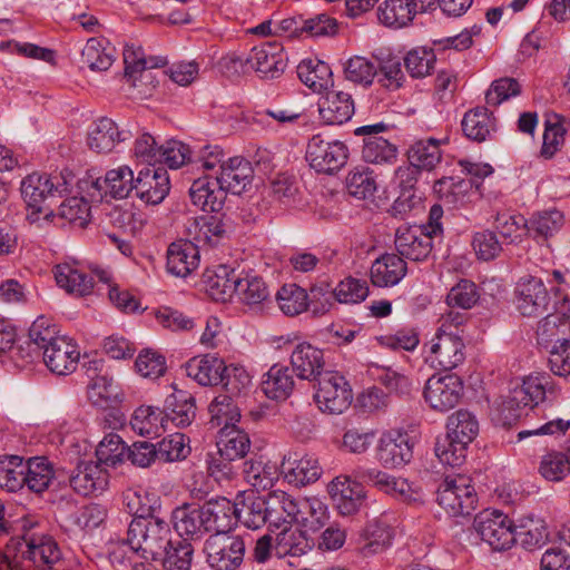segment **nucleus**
I'll return each mask as SVG.
<instances>
[{"label": "nucleus", "instance_id": "nucleus-4", "mask_svg": "<svg viewBox=\"0 0 570 570\" xmlns=\"http://www.w3.org/2000/svg\"><path fill=\"white\" fill-rule=\"evenodd\" d=\"M348 149L340 140L314 135L307 144L306 160L317 173L333 174L341 169L347 160Z\"/></svg>", "mask_w": 570, "mask_h": 570}, {"label": "nucleus", "instance_id": "nucleus-2", "mask_svg": "<svg viewBox=\"0 0 570 570\" xmlns=\"http://www.w3.org/2000/svg\"><path fill=\"white\" fill-rule=\"evenodd\" d=\"M171 544L169 524L157 517L134 518L128 527L127 541L131 552L145 560H158Z\"/></svg>", "mask_w": 570, "mask_h": 570}, {"label": "nucleus", "instance_id": "nucleus-45", "mask_svg": "<svg viewBox=\"0 0 570 570\" xmlns=\"http://www.w3.org/2000/svg\"><path fill=\"white\" fill-rule=\"evenodd\" d=\"M171 519L174 528L180 537L194 539L207 532L203 508L179 507L173 511Z\"/></svg>", "mask_w": 570, "mask_h": 570}, {"label": "nucleus", "instance_id": "nucleus-59", "mask_svg": "<svg viewBox=\"0 0 570 570\" xmlns=\"http://www.w3.org/2000/svg\"><path fill=\"white\" fill-rule=\"evenodd\" d=\"M515 541L520 540L527 549H534L546 542L548 529L540 518L528 517L514 527Z\"/></svg>", "mask_w": 570, "mask_h": 570}, {"label": "nucleus", "instance_id": "nucleus-31", "mask_svg": "<svg viewBox=\"0 0 570 570\" xmlns=\"http://www.w3.org/2000/svg\"><path fill=\"white\" fill-rule=\"evenodd\" d=\"M294 524L306 532H317L330 520L326 503L317 497L299 498L298 509L295 510Z\"/></svg>", "mask_w": 570, "mask_h": 570}, {"label": "nucleus", "instance_id": "nucleus-17", "mask_svg": "<svg viewBox=\"0 0 570 570\" xmlns=\"http://www.w3.org/2000/svg\"><path fill=\"white\" fill-rule=\"evenodd\" d=\"M170 189L169 176L163 167H146L135 179V193L144 203L160 204Z\"/></svg>", "mask_w": 570, "mask_h": 570}, {"label": "nucleus", "instance_id": "nucleus-44", "mask_svg": "<svg viewBox=\"0 0 570 570\" xmlns=\"http://www.w3.org/2000/svg\"><path fill=\"white\" fill-rule=\"evenodd\" d=\"M412 167H400L395 170V179L402 188L400 196L394 200L391 213L395 217L406 216L417 204L420 198L415 196L413 186L416 181Z\"/></svg>", "mask_w": 570, "mask_h": 570}, {"label": "nucleus", "instance_id": "nucleus-49", "mask_svg": "<svg viewBox=\"0 0 570 570\" xmlns=\"http://www.w3.org/2000/svg\"><path fill=\"white\" fill-rule=\"evenodd\" d=\"M210 424L213 428L235 426L240 419L237 401L226 393L218 394L209 404Z\"/></svg>", "mask_w": 570, "mask_h": 570}, {"label": "nucleus", "instance_id": "nucleus-63", "mask_svg": "<svg viewBox=\"0 0 570 570\" xmlns=\"http://www.w3.org/2000/svg\"><path fill=\"white\" fill-rule=\"evenodd\" d=\"M127 446L116 433L107 434L96 449L97 463L101 466H114L122 462L126 456Z\"/></svg>", "mask_w": 570, "mask_h": 570}, {"label": "nucleus", "instance_id": "nucleus-18", "mask_svg": "<svg viewBox=\"0 0 570 570\" xmlns=\"http://www.w3.org/2000/svg\"><path fill=\"white\" fill-rule=\"evenodd\" d=\"M328 493L342 515L356 513L365 500L363 485L347 474L336 476L328 485Z\"/></svg>", "mask_w": 570, "mask_h": 570}, {"label": "nucleus", "instance_id": "nucleus-43", "mask_svg": "<svg viewBox=\"0 0 570 570\" xmlns=\"http://www.w3.org/2000/svg\"><path fill=\"white\" fill-rule=\"evenodd\" d=\"M130 425L139 435L158 436L166 430L167 420L159 407L141 405L134 411Z\"/></svg>", "mask_w": 570, "mask_h": 570}, {"label": "nucleus", "instance_id": "nucleus-28", "mask_svg": "<svg viewBox=\"0 0 570 570\" xmlns=\"http://www.w3.org/2000/svg\"><path fill=\"white\" fill-rule=\"evenodd\" d=\"M405 261L397 254H384L377 257L371 266V282L376 287H392L406 275Z\"/></svg>", "mask_w": 570, "mask_h": 570}, {"label": "nucleus", "instance_id": "nucleus-26", "mask_svg": "<svg viewBox=\"0 0 570 570\" xmlns=\"http://www.w3.org/2000/svg\"><path fill=\"white\" fill-rule=\"evenodd\" d=\"M352 95L343 90H330L318 105L320 116L328 125H342L354 115Z\"/></svg>", "mask_w": 570, "mask_h": 570}, {"label": "nucleus", "instance_id": "nucleus-61", "mask_svg": "<svg viewBox=\"0 0 570 570\" xmlns=\"http://www.w3.org/2000/svg\"><path fill=\"white\" fill-rule=\"evenodd\" d=\"M564 224V216L558 209H549L534 214L529 222V233L544 239L558 233Z\"/></svg>", "mask_w": 570, "mask_h": 570}, {"label": "nucleus", "instance_id": "nucleus-10", "mask_svg": "<svg viewBox=\"0 0 570 570\" xmlns=\"http://www.w3.org/2000/svg\"><path fill=\"white\" fill-rule=\"evenodd\" d=\"M240 66L248 65L250 69L261 75L262 78H277L282 75L287 65V57L284 48L276 41H266L254 47L245 59L238 57L234 60Z\"/></svg>", "mask_w": 570, "mask_h": 570}, {"label": "nucleus", "instance_id": "nucleus-40", "mask_svg": "<svg viewBox=\"0 0 570 570\" xmlns=\"http://www.w3.org/2000/svg\"><path fill=\"white\" fill-rule=\"evenodd\" d=\"M235 504L236 520L244 523L249 529H258L266 522L269 524V515H267L266 497L264 499L249 493L243 495L242 501L237 499Z\"/></svg>", "mask_w": 570, "mask_h": 570}, {"label": "nucleus", "instance_id": "nucleus-8", "mask_svg": "<svg viewBox=\"0 0 570 570\" xmlns=\"http://www.w3.org/2000/svg\"><path fill=\"white\" fill-rule=\"evenodd\" d=\"M436 501L451 515L469 514L475 508V491L468 476H446L438 489Z\"/></svg>", "mask_w": 570, "mask_h": 570}, {"label": "nucleus", "instance_id": "nucleus-11", "mask_svg": "<svg viewBox=\"0 0 570 570\" xmlns=\"http://www.w3.org/2000/svg\"><path fill=\"white\" fill-rule=\"evenodd\" d=\"M426 347V361L435 368L451 371L465 360V344L461 334L436 332Z\"/></svg>", "mask_w": 570, "mask_h": 570}, {"label": "nucleus", "instance_id": "nucleus-1", "mask_svg": "<svg viewBox=\"0 0 570 570\" xmlns=\"http://www.w3.org/2000/svg\"><path fill=\"white\" fill-rule=\"evenodd\" d=\"M253 176L249 161L242 157H230L213 181L208 177L194 180L189 188L190 199L204 212H219L227 193L240 195L246 191L252 185Z\"/></svg>", "mask_w": 570, "mask_h": 570}, {"label": "nucleus", "instance_id": "nucleus-7", "mask_svg": "<svg viewBox=\"0 0 570 570\" xmlns=\"http://www.w3.org/2000/svg\"><path fill=\"white\" fill-rule=\"evenodd\" d=\"M207 562L216 570H235L244 559L245 543L230 532L212 534L205 542Z\"/></svg>", "mask_w": 570, "mask_h": 570}, {"label": "nucleus", "instance_id": "nucleus-25", "mask_svg": "<svg viewBox=\"0 0 570 570\" xmlns=\"http://www.w3.org/2000/svg\"><path fill=\"white\" fill-rule=\"evenodd\" d=\"M394 538L393 529L380 520H373L363 529L357 551L363 558H371L387 550Z\"/></svg>", "mask_w": 570, "mask_h": 570}, {"label": "nucleus", "instance_id": "nucleus-56", "mask_svg": "<svg viewBox=\"0 0 570 570\" xmlns=\"http://www.w3.org/2000/svg\"><path fill=\"white\" fill-rule=\"evenodd\" d=\"M343 71L347 81L368 87L377 75V66L366 57L354 56L344 62Z\"/></svg>", "mask_w": 570, "mask_h": 570}, {"label": "nucleus", "instance_id": "nucleus-58", "mask_svg": "<svg viewBox=\"0 0 570 570\" xmlns=\"http://www.w3.org/2000/svg\"><path fill=\"white\" fill-rule=\"evenodd\" d=\"M412 167L431 170L441 161L439 141L435 139L419 140L409 150Z\"/></svg>", "mask_w": 570, "mask_h": 570}, {"label": "nucleus", "instance_id": "nucleus-32", "mask_svg": "<svg viewBox=\"0 0 570 570\" xmlns=\"http://www.w3.org/2000/svg\"><path fill=\"white\" fill-rule=\"evenodd\" d=\"M57 285L67 293L76 296H86L92 292L94 278L82 271L76 263H62L55 267Z\"/></svg>", "mask_w": 570, "mask_h": 570}, {"label": "nucleus", "instance_id": "nucleus-15", "mask_svg": "<svg viewBox=\"0 0 570 570\" xmlns=\"http://www.w3.org/2000/svg\"><path fill=\"white\" fill-rule=\"evenodd\" d=\"M548 292L543 282L534 276L521 277L514 287V304L523 316L541 314L548 304Z\"/></svg>", "mask_w": 570, "mask_h": 570}, {"label": "nucleus", "instance_id": "nucleus-37", "mask_svg": "<svg viewBox=\"0 0 570 570\" xmlns=\"http://www.w3.org/2000/svg\"><path fill=\"white\" fill-rule=\"evenodd\" d=\"M245 480L257 490H266L274 485L281 474L279 466L263 456L252 458L244 462Z\"/></svg>", "mask_w": 570, "mask_h": 570}, {"label": "nucleus", "instance_id": "nucleus-42", "mask_svg": "<svg viewBox=\"0 0 570 570\" xmlns=\"http://www.w3.org/2000/svg\"><path fill=\"white\" fill-rule=\"evenodd\" d=\"M294 384L289 368L275 364L264 375L262 391L271 400L283 401L292 394Z\"/></svg>", "mask_w": 570, "mask_h": 570}, {"label": "nucleus", "instance_id": "nucleus-48", "mask_svg": "<svg viewBox=\"0 0 570 570\" xmlns=\"http://www.w3.org/2000/svg\"><path fill=\"white\" fill-rule=\"evenodd\" d=\"M165 417L176 426H188L195 419L194 399L184 391H176L165 401Z\"/></svg>", "mask_w": 570, "mask_h": 570}, {"label": "nucleus", "instance_id": "nucleus-22", "mask_svg": "<svg viewBox=\"0 0 570 570\" xmlns=\"http://www.w3.org/2000/svg\"><path fill=\"white\" fill-rule=\"evenodd\" d=\"M238 274L225 265L207 268L203 274V284L206 293L216 302H228L237 291Z\"/></svg>", "mask_w": 570, "mask_h": 570}, {"label": "nucleus", "instance_id": "nucleus-21", "mask_svg": "<svg viewBox=\"0 0 570 570\" xmlns=\"http://www.w3.org/2000/svg\"><path fill=\"white\" fill-rule=\"evenodd\" d=\"M107 484L108 473L106 469L94 461L80 462L70 476L72 489L85 497L102 492Z\"/></svg>", "mask_w": 570, "mask_h": 570}, {"label": "nucleus", "instance_id": "nucleus-55", "mask_svg": "<svg viewBox=\"0 0 570 570\" xmlns=\"http://www.w3.org/2000/svg\"><path fill=\"white\" fill-rule=\"evenodd\" d=\"M24 461L18 455L0 456V488L17 492L24 487Z\"/></svg>", "mask_w": 570, "mask_h": 570}, {"label": "nucleus", "instance_id": "nucleus-47", "mask_svg": "<svg viewBox=\"0 0 570 570\" xmlns=\"http://www.w3.org/2000/svg\"><path fill=\"white\" fill-rule=\"evenodd\" d=\"M301 81L315 92L326 90L332 83L331 67L318 59H304L297 66Z\"/></svg>", "mask_w": 570, "mask_h": 570}, {"label": "nucleus", "instance_id": "nucleus-5", "mask_svg": "<svg viewBox=\"0 0 570 570\" xmlns=\"http://www.w3.org/2000/svg\"><path fill=\"white\" fill-rule=\"evenodd\" d=\"M315 402L322 412L341 414L352 403L353 394L345 377L335 371H326L317 379Z\"/></svg>", "mask_w": 570, "mask_h": 570}, {"label": "nucleus", "instance_id": "nucleus-53", "mask_svg": "<svg viewBox=\"0 0 570 570\" xmlns=\"http://www.w3.org/2000/svg\"><path fill=\"white\" fill-rule=\"evenodd\" d=\"M464 135L474 141H484L494 130V120L485 108L468 111L462 119Z\"/></svg>", "mask_w": 570, "mask_h": 570}, {"label": "nucleus", "instance_id": "nucleus-39", "mask_svg": "<svg viewBox=\"0 0 570 570\" xmlns=\"http://www.w3.org/2000/svg\"><path fill=\"white\" fill-rule=\"evenodd\" d=\"M274 546L275 554L278 558L286 556L301 557L306 554L313 543L306 537V531L301 528H294L293 524L279 528Z\"/></svg>", "mask_w": 570, "mask_h": 570}, {"label": "nucleus", "instance_id": "nucleus-38", "mask_svg": "<svg viewBox=\"0 0 570 570\" xmlns=\"http://www.w3.org/2000/svg\"><path fill=\"white\" fill-rule=\"evenodd\" d=\"M206 530L229 532V529L237 522L235 504L226 498L210 501L203 507Z\"/></svg>", "mask_w": 570, "mask_h": 570}, {"label": "nucleus", "instance_id": "nucleus-34", "mask_svg": "<svg viewBox=\"0 0 570 570\" xmlns=\"http://www.w3.org/2000/svg\"><path fill=\"white\" fill-rule=\"evenodd\" d=\"M100 195L101 191L114 198L124 199L135 189L134 171L128 166H120L106 173L105 178L91 183Z\"/></svg>", "mask_w": 570, "mask_h": 570}, {"label": "nucleus", "instance_id": "nucleus-33", "mask_svg": "<svg viewBox=\"0 0 570 570\" xmlns=\"http://www.w3.org/2000/svg\"><path fill=\"white\" fill-rule=\"evenodd\" d=\"M224 371H226L224 361L210 354L193 357L186 364L187 375L204 386L222 383Z\"/></svg>", "mask_w": 570, "mask_h": 570}, {"label": "nucleus", "instance_id": "nucleus-62", "mask_svg": "<svg viewBox=\"0 0 570 570\" xmlns=\"http://www.w3.org/2000/svg\"><path fill=\"white\" fill-rule=\"evenodd\" d=\"M193 552V547L187 539L176 541L171 539L170 547L165 549L158 560H161L165 570H189Z\"/></svg>", "mask_w": 570, "mask_h": 570}, {"label": "nucleus", "instance_id": "nucleus-30", "mask_svg": "<svg viewBox=\"0 0 570 570\" xmlns=\"http://www.w3.org/2000/svg\"><path fill=\"white\" fill-rule=\"evenodd\" d=\"M199 264V250L191 240L171 243L167 250V271L179 277H186Z\"/></svg>", "mask_w": 570, "mask_h": 570}, {"label": "nucleus", "instance_id": "nucleus-24", "mask_svg": "<svg viewBox=\"0 0 570 570\" xmlns=\"http://www.w3.org/2000/svg\"><path fill=\"white\" fill-rule=\"evenodd\" d=\"M549 377L541 374L529 375L522 384L517 385L510 392L507 406L510 410L530 407L533 409L544 400Z\"/></svg>", "mask_w": 570, "mask_h": 570}, {"label": "nucleus", "instance_id": "nucleus-23", "mask_svg": "<svg viewBox=\"0 0 570 570\" xmlns=\"http://www.w3.org/2000/svg\"><path fill=\"white\" fill-rule=\"evenodd\" d=\"M291 364L301 380H316L324 373L323 351L307 342L298 343L292 352Z\"/></svg>", "mask_w": 570, "mask_h": 570}, {"label": "nucleus", "instance_id": "nucleus-9", "mask_svg": "<svg viewBox=\"0 0 570 570\" xmlns=\"http://www.w3.org/2000/svg\"><path fill=\"white\" fill-rule=\"evenodd\" d=\"M436 239L420 225L403 224L394 235L397 255L412 262H424L431 255Z\"/></svg>", "mask_w": 570, "mask_h": 570}, {"label": "nucleus", "instance_id": "nucleus-54", "mask_svg": "<svg viewBox=\"0 0 570 570\" xmlns=\"http://www.w3.org/2000/svg\"><path fill=\"white\" fill-rule=\"evenodd\" d=\"M276 301L281 311L288 316L305 312L309 305L307 292L294 283L283 285L276 294Z\"/></svg>", "mask_w": 570, "mask_h": 570}, {"label": "nucleus", "instance_id": "nucleus-46", "mask_svg": "<svg viewBox=\"0 0 570 570\" xmlns=\"http://www.w3.org/2000/svg\"><path fill=\"white\" fill-rule=\"evenodd\" d=\"M218 452L229 461L243 459L250 449L248 435L235 426L222 428L217 440Z\"/></svg>", "mask_w": 570, "mask_h": 570}, {"label": "nucleus", "instance_id": "nucleus-16", "mask_svg": "<svg viewBox=\"0 0 570 570\" xmlns=\"http://www.w3.org/2000/svg\"><path fill=\"white\" fill-rule=\"evenodd\" d=\"M279 469L284 479L294 487L314 483L322 475V468L315 456L297 452L285 454Z\"/></svg>", "mask_w": 570, "mask_h": 570}, {"label": "nucleus", "instance_id": "nucleus-3", "mask_svg": "<svg viewBox=\"0 0 570 570\" xmlns=\"http://www.w3.org/2000/svg\"><path fill=\"white\" fill-rule=\"evenodd\" d=\"M71 184V176L61 174L51 177L47 174L32 173L21 183V195L27 206L32 210L28 218L35 223L37 215L42 212V203L48 196L63 194Z\"/></svg>", "mask_w": 570, "mask_h": 570}, {"label": "nucleus", "instance_id": "nucleus-64", "mask_svg": "<svg viewBox=\"0 0 570 570\" xmlns=\"http://www.w3.org/2000/svg\"><path fill=\"white\" fill-rule=\"evenodd\" d=\"M494 227L509 244L520 243L523 235L529 232V223L523 216L508 213L497 215Z\"/></svg>", "mask_w": 570, "mask_h": 570}, {"label": "nucleus", "instance_id": "nucleus-27", "mask_svg": "<svg viewBox=\"0 0 570 570\" xmlns=\"http://www.w3.org/2000/svg\"><path fill=\"white\" fill-rule=\"evenodd\" d=\"M129 138V132L120 130L110 118H100L88 129L87 144L96 153H109L116 145Z\"/></svg>", "mask_w": 570, "mask_h": 570}, {"label": "nucleus", "instance_id": "nucleus-50", "mask_svg": "<svg viewBox=\"0 0 570 570\" xmlns=\"http://www.w3.org/2000/svg\"><path fill=\"white\" fill-rule=\"evenodd\" d=\"M115 51L107 40L90 38L81 51V58L91 70L105 71L111 67Z\"/></svg>", "mask_w": 570, "mask_h": 570}, {"label": "nucleus", "instance_id": "nucleus-60", "mask_svg": "<svg viewBox=\"0 0 570 570\" xmlns=\"http://www.w3.org/2000/svg\"><path fill=\"white\" fill-rule=\"evenodd\" d=\"M396 147L387 139L377 136L364 139L362 157L371 164H391L396 159Z\"/></svg>", "mask_w": 570, "mask_h": 570}, {"label": "nucleus", "instance_id": "nucleus-20", "mask_svg": "<svg viewBox=\"0 0 570 570\" xmlns=\"http://www.w3.org/2000/svg\"><path fill=\"white\" fill-rule=\"evenodd\" d=\"M94 367L87 368V375L90 379L88 384V399L97 407L107 409L118 404L121 401L120 387L114 382L107 373H96L99 362L94 361Z\"/></svg>", "mask_w": 570, "mask_h": 570}, {"label": "nucleus", "instance_id": "nucleus-35", "mask_svg": "<svg viewBox=\"0 0 570 570\" xmlns=\"http://www.w3.org/2000/svg\"><path fill=\"white\" fill-rule=\"evenodd\" d=\"M225 234L224 224L214 216L193 218L187 225L188 240L194 242L198 250L216 246Z\"/></svg>", "mask_w": 570, "mask_h": 570}, {"label": "nucleus", "instance_id": "nucleus-51", "mask_svg": "<svg viewBox=\"0 0 570 570\" xmlns=\"http://www.w3.org/2000/svg\"><path fill=\"white\" fill-rule=\"evenodd\" d=\"M269 289L261 277L256 275H246L242 277L238 275L235 296L240 303L249 307L261 306L269 298Z\"/></svg>", "mask_w": 570, "mask_h": 570}, {"label": "nucleus", "instance_id": "nucleus-36", "mask_svg": "<svg viewBox=\"0 0 570 570\" xmlns=\"http://www.w3.org/2000/svg\"><path fill=\"white\" fill-rule=\"evenodd\" d=\"M538 344L543 348L570 340V315L553 313L540 321L537 330Z\"/></svg>", "mask_w": 570, "mask_h": 570}, {"label": "nucleus", "instance_id": "nucleus-13", "mask_svg": "<svg viewBox=\"0 0 570 570\" xmlns=\"http://www.w3.org/2000/svg\"><path fill=\"white\" fill-rule=\"evenodd\" d=\"M376 460L386 469L403 466L413 456V441L406 432L392 430L384 432L375 449Z\"/></svg>", "mask_w": 570, "mask_h": 570}, {"label": "nucleus", "instance_id": "nucleus-6", "mask_svg": "<svg viewBox=\"0 0 570 570\" xmlns=\"http://www.w3.org/2000/svg\"><path fill=\"white\" fill-rule=\"evenodd\" d=\"M473 528L481 540L493 550H507L515 542L512 521L501 511L484 510L480 512L474 518Z\"/></svg>", "mask_w": 570, "mask_h": 570}, {"label": "nucleus", "instance_id": "nucleus-12", "mask_svg": "<svg viewBox=\"0 0 570 570\" xmlns=\"http://www.w3.org/2000/svg\"><path fill=\"white\" fill-rule=\"evenodd\" d=\"M463 395V382L454 374L432 375L425 383L423 396L431 409L445 412L453 409Z\"/></svg>", "mask_w": 570, "mask_h": 570}, {"label": "nucleus", "instance_id": "nucleus-57", "mask_svg": "<svg viewBox=\"0 0 570 570\" xmlns=\"http://www.w3.org/2000/svg\"><path fill=\"white\" fill-rule=\"evenodd\" d=\"M415 14L410 0H387L379 8L380 21L389 27H404Z\"/></svg>", "mask_w": 570, "mask_h": 570}, {"label": "nucleus", "instance_id": "nucleus-19", "mask_svg": "<svg viewBox=\"0 0 570 570\" xmlns=\"http://www.w3.org/2000/svg\"><path fill=\"white\" fill-rule=\"evenodd\" d=\"M46 366L55 374L67 375L72 373L80 358V352L76 343L66 336L41 352Z\"/></svg>", "mask_w": 570, "mask_h": 570}, {"label": "nucleus", "instance_id": "nucleus-41", "mask_svg": "<svg viewBox=\"0 0 570 570\" xmlns=\"http://www.w3.org/2000/svg\"><path fill=\"white\" fill-rule=\"evenodd\" d=\"M24 487L36 493L49 489L56 479V470L52 463L45 456L30 458L24 462Z\"/></svg>", "mask_w": 570, "mask_h": 570}, {"label": "nucleus", "instance_id": "nucleus-52", "mask_svg": "<svg viewBox=\"0 0 570 570\" xmlns=\"http://www.w3.org/2000/svg\"><path fill=\"white\" fill-rule=\"evenodd\" d=\"M479 433V422L468 410H459L446 421V434L469 445Z\"/></svg>", "mask_w": 570, "mask_h": 570}, {"label": "nucleus", "instance_id": "nucleus-14", "mask_svg": "<svg viewBox=\"0 0 570 570\" xmlns=\"http://www.w3.org/2000/svg\"><path fill=\"white\" fill-rule=\"evenodd\" d=\"M22 557L30 563L31 570H60L62 564L61 549L55 538L47 533L28 535Z\"/></svg>", "mask_w": 570, "mask_h": 570}, {"label": "nucleus", "instance_id": "nucleus-29", "mask_svg": "<svg viewBox=\"0 0 570 570\" xmlns=\"http://www.w3.org/2000/svg\"><path fill=\"white\" fill-rule=\"evenodd\" d=\"M266 504L269 528L279 529L294 524L295 510L298 509L299 498L296 499L282 490H274L266 495Z\"/></svg>", "mask_w": 570, "mask_h": 570}]
</instances>
